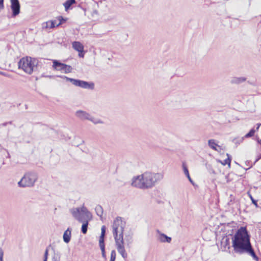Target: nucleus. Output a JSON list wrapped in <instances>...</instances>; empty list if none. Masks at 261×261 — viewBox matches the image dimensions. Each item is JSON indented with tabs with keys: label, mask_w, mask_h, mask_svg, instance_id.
Instances as JSON below:
<instances>
[{
	"label": "nucleus",
	"mask_w": 261,
	"mask_h": 261,
	"mask_svg": "<svg viewBox=\"0 0 261 261\" xmlns=\"http://www.w3.org/2000/svg\"><path fill=\"white\" fill-rule=\"evenodd\" d=\"M101 235L99 237V244H103L104 243V237L106 233V226L103 225L101 227Z\"/></svg>",
	"instance_id": "nucleus-19"
},
{
	"label": "nucleus",
	"mask_w": 261,
	"mask_h": 261,
	"mask_svg": "<svg viewBox=\"0 0 261 261\" xmlns=\"http://www.w3.org/2000/svg\"><path fill=\"white\" fill-rule=\"evenodd\" d=\"M4 0H0V11L4 8Z\"/></svg>",
	"instance_id": "nucleus-32"
},
{
	"label": "nucleus",
	"mask_w": 261,
	"mask_h": 261,
	"mask_svg": "<svg viewBox=\"0 0 261 261\" xmlns=\"http://www.w3.org/2000/svg\"><path fill=\"white\" fill-rule=\"evenodd\" d=\"M255 132V130L253 128H252L248 133L246 134L244 138H250L254 136V133Z\"/></svg>",
	"instance_id": "nucleus-25"
},
{
	"label": "nucleus",
	"mask_w": 261,
	"mask_h": 261,
	"mask_svg": "<svg viewBox=\"0 0 261 261\" xmlns=\"http://www.w3.org/2000/svg\"><path fill=\"white\" fill-rule=\"evenodd\" d=\"M58 76L63 78L65 79L66 81L71 82L74 86H78L82 88L92 90L94 89V84L92 82L89 83L88 82L81 81L80 80L71 79L65 76Z\"/></svg>",
	"instance_id": "nucleus-7"
},
{
	"label": "nucleus",
	"mask_w": 261,
	"mask_h": 261,
	"mask_svg": "<svg viewBox=\"0 0 261 261\" xmlns=\"http://www.w3.org/2000/svg\"><path fill=\"white\" fill-rule=\"evenodd\" d=\"M232 246L235 253L242 254L245 253L251 255L255 261H258L250 241V236L245 227L238 229L232 238Z\"/></svg>",
	"instance_id": "nucleus-1"
},
{
	"label": "nucleus",
	"mask_w": 261,
	"mask_h": 261,
	"mask_svg": "<svg viewBox=\"0 0 261 261\" xmlns=\"http://www.w3.org/2000/svg\"><path fill=\"white\" fill-rule=\"evenodd\" d=\"M99 244V247L100 248V249L101 250L102 256L103 258H106V255L105 250V243Z\"/></svg>",
	"instance_id": "nucleus-27"
},
{
	"label": "nucleus",
	"mask_w": 261,
	"mask_h": 261,
	"mask_svg": "<svg viewBox=\"0 0 261 261\" xmlns=\"http://www.w3.org/2000/svg\"><path fill=\"white\" fill-rule=\"evenodd\" d=\"M182 167L183 171H184V172L185 174L187 177V178H188L189 180L192 184H193V181L192 179H191V177L190 176V174H189V171H188L187 165H186L185 162H183L182 163Z\"/></svg>",
	"instance_id": "nucleus-17"
},
{
	"label": "nucleus",
	"mask_w": 261,
	"mask_h": 261,
	"mask_svg": "<svg viewBox=\"0 0 261 261\" xmlns=\"http://www.w3.org/2000/svg\"><path fill=\"white\" fill-rule=\"evenodd\" d=\"M60 254L59 253H54L53 257V261H60Z\"/></svg>",
	"instance_id": "nucleus-26"
},
{
	"label": "nucleus",
	"mask_w": 261,
	"mask_h": 261,
	"mask_svg": "<svg viewBox=\"0 0 261 261\" xmlns=\"http://www.w3.org/2000/svg\"><path fill=\"white\" fill-rule=\"evenodd\" d=\"M72 47L79 53H83L84 46L79 41H74L72 43Z\"/></svg>",
	"instance_id": "nucleus-13"
},
{
	"label": "nucleus",
	"mask_w": 261,
	"mask_h": 261,
	"mask_svg": "<svg viewBox=\"0 0 261 261\" xmlns=\"http://www.w3.org/2000/svg\"><path fill=\"white\" fill-rule=\"evenodd\" d=\"M208 144L209 147L214 150L218 151V149L217 147L220 148V146H219L216 142L214 139H210L208 141Z\"/></svg>",
	"instance_id": "nucleus-15"
},
{
	"label": "nucleus",
	"mask_w": 261,
	"mask_h": 261,
	"mask_svg": "<svg viewBox=\"0 0 261 261\" xmlns=\"http://www.w3.org/2000/svg\"><path fill=\"white\" fill-rule=\"evenodd\" d=\"M38 179L36 173L29 172L24 174L21 180L18 182V186L21 188L33 187Z\"/></svg>",
	"instance_id": "nucleus-6"
},
{
	"label": "nucleus",
	"mask_w": 261,
	"mask_h": 261,
	"mask_svg": "<svg viewBox=\"0 0 261 261\" xmlns=\"http://www.w3.org/2000/svg\"><path fill=\"white\" fill-rule=\"evenodd\" d=\"M252 202H253V203H254L255 204H256V202L255 201V200H254L253 199H252Z\"/></svg>",
	"instance_id": "nucleus-38"
},
{
	"label": "nucleus",
	"mask_w": 261,
	"mask_h": 261,
	"mask_svg": "<svg viewBox=\"0 0 261 261\" xmlns=\"http://www.w3.org/2000/svg\"><path fill=\"white\" fill-rule=\"evenodd\" d=\"M57 21L58 20L59 22L57 24V27L59 26L60 24H61L63 22L66 21V19H65L62 16H59L57 18Z\"/></svg>",
	"instance_id": "nucleus-28"
},
{
	"label": "nucleus",
	"mask_w": 261,
	"mask_h": 261,
	"mask_svg": "<svg viewBox=\"0 0 261 261\" xmlns=\"http://www.w3.org/2000/svg\"><path fill=\"white\" fill-rule=\"evenodd\" d=\"M261 158V154H260V158Z\"/></svg>",
	"instance_id": "nucleus-42"
},
{
	"label": "nucleus",
	"mask_w": 261,
	"mask_h": 261,
	"mask_svg": "<svg viewBox=\"0 0 261 261\" xmlns=\"http://www.w3.org/2000/svg\"><path fill=\"white\" fill-rule=\"evenodd\" d=\"M259 159V158H258V159H256V161H255V162H257V161L258 160V159Z\"/></svg>",
	"instance_id": "nucleus-40"
},
{
	"label": "nucleus",
	"mask_w": 261,
	"mask_h": 261,
	"mask_svg": "<svg viewBox=\"0 0 261 261\" xmlns=\"http://www.w3.org/2000/svg\"><path fill=\"white\" fill-rule=\"evenodd\" d=\"M7 124V123H5L1 124L0 125V126H5Z\"/></svg>",
	"instance_id": "nucleus-36"
},
{
	"label": "nucleus",
	"mask_w": 261,
	"mask_h": 261,
	"mask_svg": "<svg viewBox=\"0 0 261 261\" xmlns=\"http://www.w3.org/2000/svg\"><path fill=\"white\" fill-rule=\"evenodd\" d=\"M227 158L223 162L219 161L223 165H228L229 167L230 166L231 163V156L228 153H227Z\"/></svg>",
	"instance_id": "nucleus-23"
},
{
	"label": "nucleus",
	"mask_w": 261,
	"mask_h": 261,
	"mask_svg": "<svg viewBox=\"0 0 261 261\" xmlns=\"http://www.w3.org/2000/svg\"><path fill=\"white\" fill-rule=\"evenodd\" d=\"M0 73L1 74H2L3 75H4V76H7V77H11L10 75H9V74H8L7 73L3 72H0Z\"/></svg>",
	"instance_id": "nucleus-34"
},
{
	"label": "nucleus",
	"mask_w": 261,
	"mask_h": 261,
	"mask_svg": "<svg viewBox=\"0 0 261 261\" xmlns=\"http://www.w3.org/2000/svg\"><path fill=\"white\" fill-rule=\"evenodd\" d=\"M95 210L97 216L99 217L102 216L103 214V208L100 205H97L95 207Z\"/></svg>",
	"instance_id": "nucleus-22"
},
{
	"label": "nucleus",
	"mask_w": 261,
	"mask_h": 261,
	"mask_svg": "<svg viewBox=\"0 0 261 261\" xmlns=\"http://www.w3.org/2000/svg\"><path fill=\"white\" fill-rule=\"evenodd\" d=\"M38 61L35 58L26 57L21 58L18 62V68L27 74H31L36 68Z\"/></svg>",
	"instance_id": "nucleus-4"
},
{
	"label": "nucleus",
	"mask_w": 261,
	"mask_h": 261,
	"mask_svg": "<svg viewBox=\"0 0 261 261\" xmlns=\"http://www.w3.org/2000/svg\"><path fill=\"white\" fill-rule=\"evenodd\" d=\"M70 213L79 222H83L84 220H91L92 219L91 213L84 206L73 208L70 210Z\"/></svg>",
	"instance_id": "nucleus-5"
},
{
	"label": "nucleus",
	"mask_w": 261,
	"mask_h": 261,
	"mask_svg": "<svg viewBox=\"0 0 261 261\" xmlns=\"http://www.w3.org/2000/svg\"><path fill=\"white\" fill-rule=\"evenodd\" d=\"M113 232L114 233V227H113Z\"/></svg>",
	"instance_id": "nucleus-39"
},
{
	"label": "nucleus",
	"mask_w": 261,
	"mask_h": 261,
	"mask_svg": "<svg viewBox=\"0 0 261 261\" xmlns=\"http://www.w3.org/2000/svg\"><path fill=\"white\" fill-rule=\"evenodd\" d=\"M259 126H260V124H257V127L256 128V130L258 129Z\"/></svg>",
	"instance_id": "nucleus-37"
},
{
	"label": "nucleus",
	"mask_w": 261,
	"mask_h": 261,
	"mask_svg": "<svg viewBox=\"0 0 261 261\" xmlns=\"http://www.w3.org/2000/svg\"><path fill=\"white\" fill-rule=\"evenodd\" d=\"M43 261H47V260H43Z\"/></svg>",
	"instance_id": "nucleus-41"
},
{
	"label": "nucleus",
	"mask_w": 261,
	"mask_h": 261,
	"mask_svg": "<svg viewBox=\"0 0 261 261\" xmlns=\"http://www.w3.org/2000/svg\"><path fill=\"white\" fill-rule=\"evenodd\" d=\"M75 3V0H66L63 4L65 10L67 11L70 6Z\"/></svg>",
	"instance_id": "nucleus-21"
},
{
	"label": "nucleus",
	"mask_w": 261,
	"mask_h": 261,
	"mask_svg": "<svg viewBox=\"0 0 261 261\" xmlns=\"http://www.w3.org/2000/svg\"><path fill=\"white\" fill-rule=\"evenodd\" d=\"M53 68L58 71L64 73H68L72 71V68L71 66L62 63L57 60L53 61Z\"/></svg>",
	"instance_id": "nucleus-8"
},
{
	"label": "nucleus",
	"mask_w": 261,
	"mask_h": 261,
	"mask_svg": "<svg viewBox=\"0 0 261 261\" xmlns=\"http://www.w3.org/2000/svg\"><path fill=\"white\" fill-rule=\"evenodd\" d=\"M221 244L222 245H223L225 248H229V239L227 237H225L223 238Z\"/></svg>",
	"instance_id": "nucleus-18"
},
{
	"label": "nucleus",
	"mask_w": 261,
	"mask_h": 261,
	"mask_svg": "<svg viewBox=\"0 0 261 261\" xmlns=\"http://www.w3.org/2000/svg\"><path fill=\"white\" fill-rule=\"evenodd\" d=\"M159 240L161 242H167L170 243L171 241V238L168 237L164 233H160L158 238Z\"/></svg>",
	"instance_id": "nucleus-14"
},
{
	"label": "nucleus",
	"mask_w": 261,
	"mask_h": 261,
	"mask_svg": "<svg viewBox=\"0 0 261 261\" xmlns=\"http://www.w3.org/2000/svg\"><path fill=\"white\" fill-rule=\"evenodd\" d=\"M164 177L163 173L145 172L141 175L134 176L132 179L131 185L141 189H147L153 187L156 182Z\"/></svg>",
	"instance_id": "nucleus-2"
},
{
	"label": "nucleus",
	"mask_w": 261,
	"mask_h": 261,
	"mask_svg": "<svg viewBox=\"0 0 261 261\" xmlns=\"http://www.w3.org/2000/svg\"><path fill=\"white\" fill-rule=\"evenodd\" d=\"M125 226V222L121 217H117L115 219V242L117 249L119 253L125 258L127 257L123 246V229Z\"/></svg>",
	"instance_id": "nucleus-3"
},
{
	"label": "nucleus",
	"mask_w": 261,
	"mask_h": 261,
	"mask_svg": "<svg viewBox=\"0 0 261 261\" xmlns=\"http://www.w3.org/2000/svg\"><path fill=\"white\" fill-rule=\"evenodd\" d=\"M10 7L12 10V16L13 17H16L20 13V5L18 0H10Z\"/></svg>",
	"instance_id": "nucleus-9"
},
{
	"label": "nucleus",
	"mask_w": 261,
	"mask_h": 261,
	"mask_svg": "<svg viewBox=\"0 0 261 261\" xmlns=\"http://www.w3.org/2000/svg\"><path fill=\"white\" fill-rule=\"evenodd\" d=\"M246 78L244 77H234L231 80V83L239 84L245 82Z\"/></svg>",
	"instance_id": "nucleus-16"
},
{
	"label": "nucleus",
	"mask_w": 261,
	"mask_h": 261,
	"mask_svg": "<svg viewBox=\"0 0 261 261\" xmlns=\"http://www.w3.org/2000/svg\"><path fill=\"white\" fill-rule=\"evenodd\" d=\"M79 56L80 57H82V58L84 57V54L83 53H79Z\"/></svg>",
	"instance_id": "nucleus-35"
},
{
	"label": "nucleus",
	"mask_w": 261,
	"mask_h": 261,
	"mask_svg": "<svg viewBox=\"0 0 261 261\" xmlns=\"http://www.w3.org/2000/svg\"><path fill=\"white\" fill-rule=\"evenodd\" d=\"M75 115L76 117L79 118V119L82 120H89L91 116V115L89 113L82 110L77 111L75 113Z\"/></svg>",
	"instance_id": "nucleus-10"
},
{
	"label": "nucleus",
	"mask_w": 261,
	"mask_h": 261,
	"mask_svg": "<svg viewBox=\"0 0 261 261\" xmlns=\"http://www.w3.org/2000/svg\"><path fill=\"white\" fill-rule=\"evenodd\" d=\"M57 20H49L44 22L42 24L43 29H53L57 27Z\"/></svg>",
	"instance_id": "nucleus-11"
},
{
	"label": "nucleus",
	"mask_w": 261,
	"mask_h": 261,
	"mask_svg": "<svg viewBox=\"0 0 261 261\" xmlns=\"http://www.w3.org/2000/svg\"><path fill=\"white\" fill-rule=\"evenodd\" d=\"M114 250H112L111 252V261H114Z\"/></svg>",
	"instance_id": "nucleus-33"
},
{
	"label": "nucleus",
	"mask_w": 261,
	"mask_h": 261,
	"mask_svg": "<svg viewBox=\"0 0 261 261\" xmlns=\"http://www.w3.org/2000/svg\"><path fill=\"white\" fill-rule=\"evenodd\" d=\"M89 221L90 220H84L82 222L83 223V225L82 226L81 231L84 234H86L87 232L88 226Z\"/></svg>",
	"instance_id": "nucleus-20"
},
{
	"label": "nucleus",
	"mask_w": 261,
	"mask_h": 261,
	"mask_svg": "<svg viewBox=\"0 0 261 261\" xmlns=\"http://www.w3.org/2000/svg\"><path fill=\"white\" fill-rule=\"evenodd\" d=\"M89 120L93 122L94 124L103 123V121L100 119L95 118L91 116H90Z\"/></svg>",
	"instance_id": "nucleus-24"
},
{
	"label": "nucleus",
	"mask_w": 261,
	"mask_h": 261,
	"mask_svg": "<svg viewBox=\"0 0 261 261\" xmlns=\"http://www.w3.org/2000/svg\"><path fill=\"white\" fill-rule=\"evenodd\" d=\"M244 138V137H242L239 139H234L233 141L236 144H239L241 142L243 141Z\"/></svg>",
	"instance_id": "nucleus-29"
},
{
	"label": "nucleus",
	"mask_w": 261,
	"mask_h": 261,
	"mask_svg": "<svg viewBox=\"0 0 261 261\" xmlns=\"http://www.w3.org/2000/svg\"><path fill=\"white\" fill-rule=\"evenodd\" d=\"M4 251L2 248H0V261H4Z\"/></svg>",
	"instance_id": "nucleus-31"
},
{
	"label": "nucleus",
	"mask_w": 261,
	"mask_h": 261,
	"mask_svg": "<svg viewBox=\"0 0 261 261\" xmlns=\"http://www.w3.org/2000/svg\"><path fill=\"white\" fill-rule=\"evenodd\" d=\"M71 230H72L71 228H68L67 229V230H66L64 231V232L63 233V241L66 243H68L70 241L71 237Z\"/></svg>",
	"instance_id": "nucleus-12"
},
{
	"label": "nucleus",
	"mask_w": 261,
	"mask_h": 261,
	"mask_svg": "<svg viewBox=\"0 0 261 261\" xmlns=\"http://www.w3.org/2000/svg\"><path fill=\"white\" fill-rule=\"evenodd\" d=\"M48 254V247L46 248L45 249V251L44 252V255L43 260H47Z\"/></svg>",
	"instance_id": "nucleus-30"
}]
</instances>
